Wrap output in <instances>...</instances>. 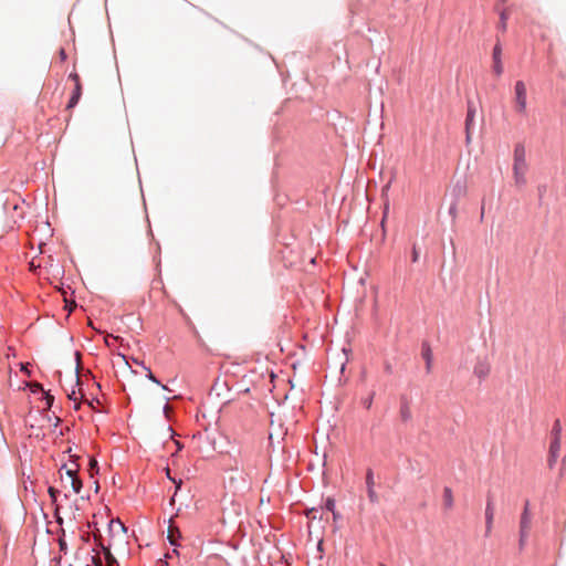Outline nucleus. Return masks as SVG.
Returning a JSON list of instances; mask_svg holds the SVG:
<instances>
[{
    "label": "nucleus",
    "instance_id": "f257e3e1",
    "mask_svg": "<svg viewBox=\"0 0 566 566\" xmlns=\"http://www.w3.org/2000/svg\"><path fill=\"white\" fill-rule=\"evenodd\" d=\"M255 364L256 366L253 368L250 366V384L255 388L271 390L275 376L270 370L268 361L256 360Z\"/></svg>",
    "mask_w": 566,
    "mask_h": 566
},
{
    "label": "nucleus",
    "instance_id": "f03ea898",
    "mask_svg": "<svg viewBox=\"0 0 566 566\" xmlns=\"http://www.w3.org/2000/svg\"><path fill=\"white\" fill-rule=\"evenodd\" d=\"M109 546L119 547L126 544V526L118 520H112L108 524Z\"/></svg>",
    "mask_w": 566,
    "mask_h": 566
},
{
    "label": "nucleus",
    "instance_id": "7ed1b4c3",
    "mask_svg": "<svg viewBox=\"0 0 566 566\" xmlns=\"http://www.w3.org/2000/svg\"><path fill=\"white\" fill-rule=\"evenodd\" d=\"M515 109L520 114H525L527 105L526 86L523 81H516L514 85Z\"/></svg>",
    "mask_w": 566,
    "mask_h": 566
},
{
    "label": "nucleus",
    "instance_id": "20e7f679",
    "mask_svg": "<svg viewBox=\"0 0 566 566\" xmlns=\"http://www.w3.org/2000/svg\"><path fill=\"white\" fill-rule=\"evenodd\" d=\"M467 117H465V142L467 144L471 143V134L474 128V118L476 114V107L473 101L468 99L467 102Z\"/></svg>",
    "mask_w": 566,
    "mask_h": 566
},
{
    "label": "nucleus",
    "instance_id": "39448f33",
    "mask_svg": "<svg viewBox=\"0 0 566 566\" xmlns=\"http://www.w3.org/2000/svg\"><path fill=\"white\" fill-rule=\"evenodd\" d=\"M527 169L526 151L523 144L518 143L514 148L513 170Z\"/></svg>",
    "mask_w": 566,
    "mask_h": 566
},
{
    "label": "nucleus",
    "instance_id": "423d86ee",
    "mask_svg": "<svg viewBox=\"0 0 566 566\" xmlns=\"http://www.w3.org/2000/svg\"><path fill=\"white\" fill-rule=\"evenodd\" d=\"M365 483H366V489H367V495H368L370 503H373V504L379 503V495L375 491L374 471L371 469H368L366 471Z\"/></svg>",
    "mask_w": 566,
    "mask_h": 566
},
{
    "label": "nucleus",
    "instance_id": "0eeeda50",
    "mask_svg": "<svg viewBox=\"0 0 566 566\" xmlns=\"http://www.w3.org/2000/svg\"><path fill=\"white\" fill-rule=\"evenodd\" d=\"M493 60V72L495 75L500 76L503 73V63H502V46L500 43H496L493 48L492 52Z\"/></svg>",
    "mask_w": 566,
    "mask_h": 566
},
{
    "label": "nucleus",
    "instance_id": "6e6552de",
    "mask_svg": "<svg viewBox=\"0 0 566 566\" xmlns=\"http://www.w3.org/2000/svg\"><path fill=\"white\" fill-rule=\"evenodd\" d=\"M421 357L423 358V360L426 363V373L430 374L432 370L433 355H432V350H431V347L428 342H423L421 344Z\"/></svg>",
    "mask_w": 566,
    "mask_h": 566
},
{
    "label": "nucleus",
    "instance_id": "1a4fd4ad",
    "mask_svg": "<svg viewBox=\"0 0 566 566\" xmlns=\"http://www.w3.org/2000/svg\"><path fill=\"white\" fill-rule=\"evenodd\" d=\"M560 451V438H553L549 446V459H548V465L552 468Z\"/></svg>",
    "mask_w": 566,
    "mask_h": 566
},
{
    "label": "nucleus",
    "instance_id": "9d476101",
    "mask_svg": "<svg viewBox=\"0 0 566 566\" xmlns=\"http://www.w3.org/2000/svg\"><path fill=\"white\" fill-rule=\"evenodd\" d=\"M473 374L479 379H484L490 374V365L486 360H478L473 368Z\"/></svg>",
    "mask_w": 566,
    "mask_h": 566
},
{
    "label": "nucleus",
    "instance_id": "9b49d317",
    "mask_svg": "<svg viewBox=\"0 0 566 566\" xmlns=\"http://www.w3.org/2000/svg\"><path fill=\"white\" fill-rule=\"evenodd\" d=\"M82 95V85L81 83H77V85L74 86V92L67 103V108H73L80 101Z\"/></svg>",
    "mask_w": 566,
    "mask_h": 566
},
{
    "label": "nucleus",
    "instance_id": "f8f14e48",
    "mask_svg": "<svg viewBox=\"0 0 566 566\" xmlns=\"http://www.w3.org/2000/svg\"><path fill=\"white\" fill-rule=\"evenodd\" d=\"M526 170L527 169L513 170L514 180H515V185L516 186H518V187L525 186V184H526V177H525Z\"/></svg>",
    "mask_w": 566,
    "mask_h": 566
},
{
    "label": "nucleus",
    "instance_id": "ddd939ff",
    "mask_svg": "<svg viewBox=\"0 0 566 566\" xmlns=\"http://www.w3.org/2000/svg\"><path fill=\"white\" fill-rule=\"evenodd\" d=\"M443 505L446 509H451L453 506V494L449 486L443 489Z\"/></svg>",
    "mask_w": 566,
    "mask_h": 566
},
{
    "label": "nucleus",
    "instance_id": "4468645a",
    "mask_svg": "<svg viewBox=\"0 0 566 566\" xmlns=\"http://www.w3.org/2000/svg\"><path fill=\"white\" fill-rule=\"evenodd\" d=\"M531 522H532V514L531 513H526V512H522L521 518H520V530H524V531L527 530V531H530Z\"/></svg>",
    "mask_w": 566,
    "mask_h": 566
},
{
    "label": "nucleus",
    "instance_id": "2eb2a0df",
    "mask_svg": "<svg viewBox=\"0 0 566 566\" xmlns=\"http://www.w3.org/2000/svg\"><path fill=\"white\" fill-rule=\"evenodd\" d=\"M180 536H181V533L178 530V527H176L172 524H170L169 527H168V539H169L170 544L171 545H176L177 544V538H179Z\"/></svg>",
    "mask_w": 566,
    "mask_h": 566
},
{
    "label": "nucleus",
    "instance_id": "dca6fc26",
    "mask_svg": "<svg viewBox=\"0 0 566 566\" xmlns=\"http://www.w3.org/2000/svg\"><path fill=\"white\" fill-rule=\"evenodd\" d=\"M102 547H103V552H104V555H105V559H106L107 566H118V563H117L116 558L111 553V547L112 546H109V544H108L107 546L102 545Z\"/></svg>",
    "mask_w": 566,
    "mask_h": 566
},
{
    "label": "nucleus",
    "instance_id": "f3484780",
    "mask_svg": "<svg viewBox=\"0 0 566 566\" xmlns=\"http://www.w3.org/2000/svg\"><path fill=\"white\" fill-rule=\"evenodd\" d=\"M493 518H494L493 497L491 495H488L486 505H485V520H493Z\"/></svg>",
    "mask_w": 566,
    "mask_h": 566
},
{
    "label": "nucleus",
    "instance_id": "a211bd4d",
    "mask_svg": "<svg viewBox=\"0 0 566 566\" xmlns=\"http://www.w3.org/2000/svg\"><path fill=\"white\" fill-rule=\"evenodd\" d=\"M400 418L407 422L411 419V411L407 401H402L400 406Z\"/></svg>",
    "mask_w": 566,
    "mask_h": 566
},
{
    "label": "nucleus",
    "instance_id": "6ab92c4d",
    "mask_svg": "<svg viewBox=\"0 0 566 566\" xmlns=\"http://www.w3.org/2000/svg\"><path fill=\"white\" fill-rule=\"evenodd\" d=\"M71 481V486L73 489V491L78 494L81 492V489H82V481L76 476V478H72Z\"/></svg>",
    "mask_w": 566,
    "mask_h": 566
},
{
    "label": "nucleus",
    "instance_id": "aec40b11",
    "mask_svg": "<svg viewBox=\"0 0 566 566\" xmlns=\"http://www.w3.org/2000/svg\"><path fill=\"white\" fill-rule=\"evenodd\" d=\"M560 432H562V428H560L559 420H556L554 422V426H553V429H552L553 438H560Z\"/></svg>",
    "mask_w": 566,
    "mask_h": 566
},
{
    "label": "nucleus",
    "instance_id": "412c9836",
    "mask_svg": "<svg viewBox=\"0 0 566 566\" xmlns=\"http://www.w3.org/2000/svg\"><path fill=\"white\" fill-rule=\"evenodd\" d=\"M419 258H420V251L417 248V245L413 244L412 250H411V262L417 263L419 261Z\"/></svg>",
    "mask_w": 566,
    "mask_h": 566
},
{
    "label": "nucleus",
    "instance_id": "4be33fe9",
    "mask_svg": "<svg viewBox=\"0 0 566 566\" xmlns=\"http://www.w3.org/2000/svg\"><path fill=\"white\" fill-rule=\"evenodd\" d=\"M374 396L375 394H370L367 398H364L361 400V405L366 408V409H370L371 406H373V401H374Z\"/></svg>",
    "mask_w": 566,
    "mask_h": 566
},
{
    "label": "nucleus",
    "instance_id": "5701e85b",
    "mask_svg": "<svg viewBox=\"0 0 566 566\" xmlns=\"http://www.w3.org/2000/svg\"><path fill=\"white\" fill-rule=\"evenodd\" d=\"M325 509L329 512H334V510H336V503L333 497H327L325 502Z\"/></svg>",
    "mask_w": 566,
    "mask_h": 566
},
{
    "label": "nucleus",
    "instance_id": "b1692460",
    "mask_svg": "<svg viewBox=\"0 0 566 566\" xmlns=\"http://www.w3.org/2000/svg\"><path fill=\"white\" fill-rule=\"evenodd\" d=\"M528 532L527 530H520V547H523L527 541V537H528Z\"/></svg>",
    "mask_w": 566,
    "mask_h": 566
},
{
    "label": "nucleus",
    "instance_id": "393cba45",
    "mask_svg": "<svg viewBox=\"0 0 566 566\" xmlns=\"http://www.w3.org/2000/svg\"><path fill=\"white\" fill-rule=\"evenodd\" d=\"M493 527V520H485V536H489Z\"/></svg>",
    "mask_w": 566,
    "mask_h": 566
},
{
    "label": "nucleus",
    "instance_id": "a878e982",
    "mask_svg": "<svg viewBox=\"0 0 566 566\" xmlns=\"http://www.w3.org/2000/svg\"><path fill=\"white\" fill-rule=\"evenodd\" d=\"M49 494H50L51 500H52L53 502H55V501H56V496H57V494H59V490H56V489H55V488H53V486H50V488H49Z\"/></svg>",
    "mask_w": 566,
    "mask_h": 566
},
{
    "label": "nucleus",
    "instance_id": "bb28decb",
    "mask_svg": "<svg viewBox=\"0 0 566 566\" xmlns=\"http://www.w3.org/2000/svg\"><path fill=\"white\" fill-rule=\"evenodd\" d=\"M500 19H501L500 28L504 31L506 29V13H505V11L501 12Z\"/></svg>",
    "mask_w": 566,
    "mask_h": 566
},
{
    "label": "nucleus",
    "instance_id": "cd10ccee",
    "mask_svg": "<svg viewBox=\"0 0 566 566\" xmlns=\"http://www.w3.org/2000/svg\"><path fill=\"white\" fill-rule=\"evenodd\" d=\"M449 214L452 216V218L457 217V202H452L449 208Z\"/></svg>",
    "mask_w": 566,
    "mask_h": 566
},
{
    "label": "nucleus",
    "instance_id": "c85d7f7f",
    "mask_svg": "<svg viewBox=\"0 0 566 566\" xmlns=\"http://www.w3.org/2000/svg\"><path fill=\"white\" fill-rule=\"evenodd\" d=\"M67 396L71 400H73L75 402V409H77L78 402H77V396H76L75 390H72V392H70Z\"/></svg>",
    "mask_w": 566,
    "mask_h": 566
},
{
    "label": "nucleus",
    "instance_id": "c756f323",
    "mask_svg": "<svg viewBox=\"0 0 566 566\" xmlns=\"http://www.w3.org/2000/svg\"><path fill=\"white\" fill-rule=\"evenodd\" d=\"M69 78L72 80L74 82V86L77 85V83H81L80 81V76L77 73H71L69 75Z\"/></svg>",
    "mask_w": 566,
    "mask_h": 566
},
{
    "label": "nucleus",
    "instance_id": "7c9ffc66",
    "mask_svg": "<svg viewBox=\"0 0 566 566\" xmlns=\"http://www.w3.org/2000/svg\"><path fill=\"white\" fill-rule=\"evenodd\" d=\"M65 473H66L69 480H72V478H76V470L66 469Z\"/></svg>",
    "mask_w": 566,
    "mask_h": 566
},
{
    "label": "nucleus",
    "instance_id": "2f4dec72",
    "mask_svg": "<svg viewBox=\"0 0 566 566\" xmlns=\"http://www.w3.org/2000/svg\"><path fill=\"white\" fill-rule=\"evenodd\" d=\"M95 468H97V461L95 459L90 460V469L93 471Z\"/></svg>",
    "mask_w": 566,
    "mask_h": 566
},
{
    "label": "nucleus",
    "instance_id": "473e14b6",
    "mask_svg": "<svg viewBox=\"0 0 566 566\" xmlns=\"http://www.w3.org/2000/svg\"><path fill=\"white\" fill-rule=\"evenodd\" d=\"M545 191H546V186H544V185H543V186H539V187H538V196H539V198H542V197H543V195L545 193Z\"/></svg>",
    "mask_w": 566,
    "mask_h": 566
},
{
    "label": "nucleus",
    "instance_id": "72a5a7b5",
    "mask_svg": "<svg viewBox=\"0 0 566 566\" xmlns=\"http://www.w3.org/2000/svg\"><path fill=\"white\" fill-rule=\"evenodd\" d=\"M523 512L531 513L528 500H526L524 503Z\"/></svg>",
    "mask_w": 566,
    "mask_h": 566
},
{
    "label": "nucleus",
    "instance_id": "f704fd0d",
    "mask_svg": "<svg viewBox=\"0 0 566 566\" xmlns=\"http://www.w3.org/2000/svg\"><path fill=\"white\" fill-rule=\"evenodd\" d=\"M385 371L387 374H391L392 373V367H391L390 363H386L385 364Z\"/></svg>",
    "mask_w": 566,
    "mask_h": 566
},
{
    "label": "nucleus",
    "instance_id": "c9c22d12",
    "mask_svg": "<svg viewBox=\"0 0 566 566\" xmlns=\"http://www.w3.org/2000/svg\"><path fill=\"white\" fill-rule=\"evenodd\" d=\"M147 377H148L150 380H153L154 382L159 384V381L156 379V377L153 375V373H151V371H149V373H148Z\"/></svg>",
    "mask_w": 566,
    "mask_h": 566
},
{
    "label": "nucleus",
    "instance_id": "e433bc0d",
    "mask_svg": "<svg viewBox=\"0 0 566 566\" xmlns=\"http://www.w3.org/2000/svg\"><path fill=\"white\" fill-rule=\"evenodd\" d=\"M46 400H48V407H51L52 406V402H53V397L48 395L46 396Z\"/></svg>",
    "mask_w": 566,
    "mask_h": 566
},
{
    "label": "nucleus",
    "instance_id": "4c0bfd02",
    "mask_svg": "<svg viewBox=\"0 0 566 566\" xmlns=\"http://www.w3.org/2000/svg\"><path fill=\"white\" fill-rule=\"evenodd\" d=\"M332 514H333L334 520H337L340 517V514L336 510H334V512H332Z\"/></svg>",
    "mask_w": 566,
    "mask_h": 566
},
{
    "label": "nucleus",
    "instance_id": "58836bf2",
    "mask_svg": "<svg viewBox=\"0 0 566 566\" xmlns=\"http://www.w3.org/2000/svg\"><path fill=\"white\" fill-rule=\"evenodd\" d=\"M387 210H388V206H386V210H385V213H384V218L381 220V226L384 227V223H385V218H386V214H387Z\"/></svg>",
    "mask_w": 566,
    "mask_h": 566
},
{
    "label": "nucleus",
    "instance_id": "ea45409f",
    "mask_svg": "<svg viewBox=\"0 0 566 566\" xmlns=\"http://www.w3.org/2000/svg\"><path fill=\"white\" fill-rule=\"evenodd\" d=\"M75 306V303L72 302L71 304L66 303V307H69V311H72V308Z\"/></svg>",
    "mask_w": 566,
    "mask_h": 566
},
{
    "label": "nucleus",
    "instance_id": "a19ab883",
    "mask_svg": "<svg viewBox=\"0 0 566 566\" xmlns=\"http://www.w3.org/2000/svg\"><path fill=\"white\" fill-rule=\"evenodd\" d=\"M80 357H81L80 353H76V358H77L76 371L78 370V367H80V363H78Z\"/></svg>",
    "mask_w": 566,
    "mask_h": 566
},
{
    "label": "nucleus",
    "instance_id": "79ce46f5",
    "mask_svg": "<svg viewBox=\"0 0 566 566\" xmlns=\"http://www.w3.org/2000/svg\"><path fill=\"white\" fill-rule=\"evenodd\" d=\"M175 443L177 446V449L180 450L181 449V444L178 441H176Z\"/></svg>",
    "mask_w": 566,
    "mask_h": 566
},
{
    "label": "nucleus",
    "instance_id": "37998d69",
    "mask_svg": "<svg viewBox=\"0 0 566 566\" xmlns=\"http://www.w3.org/2000/svg\"><path fill=\"white\" fill-rule=\"evenodd\" d=\"M322 545H323L322 542H319L317 545L318 551H322Z\"/></svg>",
    "mask_w": 566,
    "mask_h": 566
},
{
    "label": "nucleus",
    "instance_id": "c03bdc74",
    "mask_svg": "<svg viewBox=\"0 0 566 566\" xmlns=\"http://www.w3.org/2000/svg\"><path fill=\"white\" fill-rule=\"evenodd\" d=\"M61 56H62V59H65L64 50H61Z\"/></svg>",
    "mask_w": 566,
    "mask_h": 566
},
{
    "label": "nucleus",
    "instance_id": "a18cd8bd",
    "mask_svg": "<svg viewBox=\"0 0 566 566\" xmlns=\"http://www.w3.org/2000/svg\"><path fill=\"white\" fill-rule=\"evenodd\" d=\"M484 216V208L482 207L481 218Z\"/></svg>",
    "mask_w": 566,
    "mask_h": 566
},
{
    "label": "nucleus",
    "instance_id": "49530a36",
    "mask_svg": "<svg viewBox=\"0 0 566 566\" xmlns=\"http://www.w3.org/2000/svg\"><path fill=\"white\" fill-rule=\"evenodd\" d=\"M168 410H169V406H168V405H166V406H165V411L167 412Z\"/></svg>",
    "mask_w": 566,
    "mask_h": 566
},
{
    "label": "nucleus",
    "instance_id": "de8ad7c7",
    "mask_svg": "<svg viewBox=\"0 0 566 566\" xmlns=\"http://www.w3.org/2000/svg\"><path fill=\"white\" fill-rule=\"evenodd\" d=\"M40 388V384L34 385V389Z\"/></svg>",
    "mask_w": 566,
    "mask_h": 566
},
{
    "label": "nucleus",
    "instance_id": "09e8293b",
    "mask_svg": "<svg viewBox=\"0 0 566 566\" xmlns=\"http://www.w3.org/2000/svg\"><path fill=\"white\" fill-rule=\"evenodd\" d=\"M40 388V384L34 385V389Z\"/></svg>",
    "mask_w": 566,
    "mask_h": 566
},
{
    "label": "nucleus",
    "instance_id": "8fccbe9b",
    "mask_svg": "<svg viewBox=\"0 0 566 566\" xmlns=\"http://www.w3.org/2000/svg\"><path fill=\"white\" fill-rule=\"evenodd\" d=\"M378 566H386L385 564L380 563Z\"/></svg>",
    "mask_w": 566,
    "mask_h": 566
},
{
    "label": "nucleus",
    "instance_id": "3c124183",
    "mask_svg": "<svg viewBox=\"0 0 566 566\" xmlns=\"http://www.w3.org/2000/svg\"><path fill=\"white\" fill-rule=\"evenodd\" d=\"M500 1L503 2V3L506 2V0H500Z\"/></svg>",
    "mask_w": 566,
    "mask_h": 566
}]
</instances>
